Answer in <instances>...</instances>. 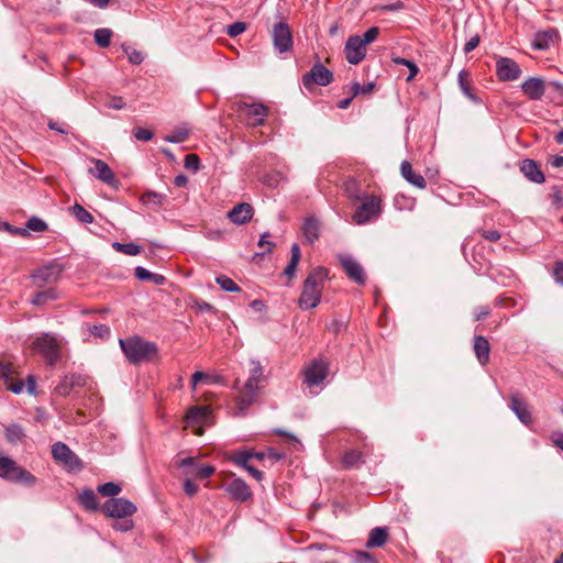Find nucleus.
<instances>
[{
    "label": "nucleus",
    "mask_w": 563,
    "mask_h": 563,
    "mask_svg": "<svg viewBox=\"0 0 563 563\" xmlns=\"http://www.w3.org/2000/svg\"><path fill=\"white\" fill-rule=\"evenodd\" d=\"M181 467H186L187 474H190L197 478L205 479L210 477L214 473V467L211 465H197L194 457H186L180 461Z\"/></svg>",
    "instance_id": "obj_21"
},
{
    "label": "nucleus",
    "mask_w": 563,
    "mask_h": 563,
    "mask_svg": "<svg viewBox=\"0 0 563 563\" xmlns=\"http://www.w3.org/2000/svg\"><path fill=\"white\" fill-rule=\"evenodd\" d=\"M102 511L111 518H125L136 511V506L125 498H110L103 506Z\"/></svg>",
    "instance_id": "obj_10"
},
{
    "label": "nucleus",
    "mask_w": 563,
    "mask_h": 563,
    "mask_svg": "<svg viewBox=\"0 0 563 563\" xmlns=\"http://www.w3.org/2000/svg\"><path fill=\"white\" fill-rule=\"evenodd\" d=\"M35 352L42 354L48 364L53 365L60 356V346L58 340L48 333L36 338L33 342Z\"/></svg>",
    "instance_id": "obj_6"
},
{
    "label": "nucleus",
    "mask_w": 563,
    "mask_h": 563,
    "mask_svg": "<svg viewBox=\"0 0 563 563\" xmlns=\"http://www.w3.org/2000/svg\"><path fill=\"white\" fill-rule=\"evenodd\" d=\"M57 298V294L55 289H47L44 291H40L34 295V297L31 300V303L34 306H41L46 303L47 301L55 300Z\"/></svg>",
    "instance_id": "obj_39"
},
{
    "label": "nucleus",
    "mask_w": 563,
    "mask_h": 563,
    "mask_svg": "<svg viewBox=\"0 0 563 563\" xmlns=\"http://www.w3.org/2000/svg\"><path fill=\"white\" fill-rule=\"evenodd\" d=\"M95 42L100 46V47H108L110 45V41H111V37H112V31L110 29H107V27H101V29H97L95 31Z\"/></svg>",
    "instance_id": "obj_38"
},
{
    "label": "nucleus",
    "mask_w": 563,
    "mask_h": 563,
    "mask_svg": "<svg viewBox=\"0 0 563 563\" xmlns=\"http://www.w3.org/2000/svg\"><path fill=\"white\" fill-rule=\"evenodd\" d=\"M328 277V271L324 267L314 268L306 278L302 285V291L298 299V306L301 309L316 308L321 300L324 280Z\"/></svg>",
    "instance_id": "obj_1"
},
{
    "label": "nucleus",
    "mask_w": 563,
    "mask_h": 563,
    "mask_svg": "<svg viewBox=\"0 0 563 563\" xmlns=\"http://www.w3.org/2000/svg\"><path fill=\"white\" fill-rule=\"evenodd\" d=\"M361 205L355 209L352 221L357 225H364L377 220L383 212L382 199L375 195H365Z\"/></svg>",
    "instance_id": "obj_4"
},
{
    "label": "nucleus",
    "mask_w": 563,
    "mask_h": 563,
    "mask_svg": "<svg viewBox=\"0 0 563 563\" xmlns=\"http://www.w3.org/2000/svg\"><path fill=\"white\" fill-rule=\"evenodd\" d=\"M375 85L373 82H368L366 85H360L358 82H353L352 84V92H353V97L357 96V95H365V93H371L374 89Z\"/></svg>",
    "instance_id": "obj_50"
},
{
    "label": "nucleus",
    "mask_w": 563,
    "mask_h": 563,
    "mask_svg": "<svg viewBox=\"0 0 563 563\" xmlns=\"http://www.w3.org/2000/svg\"><path fill=\"white\" fill-rule=\"evenodd\" d=\"M253 459V451H238L230 455V460L244 470L250 466V461Z\"/></svg>",
    "instance_id": "obj_36"
},
{
    "label": "nucleus",
    "mask_w": 563,
    "mask_h": 563,
    "mask_svg": "<svg viewBox=\"0 0 563 563\" xmlns=\"http://www.w3.org/2000/svg\"><path fill=\"white\" fill-rule=\"evenodd\" d=\"M338 260L346 276L357 285L366 283V274L363 266L351 255L339 254Z\"/></svg>",
    "instance_id": "obj_14"
},
{
    "label": "nucleus",
    "mask_w": 563,
    "mask_h": 563,
    "mask_svg": "<svg viewBox=\"0 0 563 563\" xmlns=\"http://www.w3.org/2000/svg\"><path fill=\"white\" fill-rule=\"evenodd\" d=\"M189 136V131L187 129H179L173 132L169 135H166L164 140L169 143H183Z\"/></svg>",
    "instance_id": "obj_47"
},
{
    "label": "nucleus",
    "mask_w": 563,
    "mask_h": 563,
    "mask_svg": "<svg viewBox=\"0 0 563 563\" xmlns=\"http://www.w3.org/2000/svg\"><path fill=\"white\" fill-rule=\"evenodd\" d=\"M119 343L125 357L132 364L150 361L157 353V345L154 342L145 341L140 336L120 339Z\"/></svg>",
    "instance_id": "obj_3"
},
{
    "label": "nucleus",
    "mask_w": 563,
    "mask_h": 563,
    "mask_svg": "<svg viewBox=\"0 0 563 563\" xmlns=\"http://www.w3.org/2000/svg\"><path fill=\"white\" fill-rule=\"evenodd\" d=\"M86 378L80 374H70L63 377L55 387V391L60 396L68 395L75 387L84 386Z\"/></svg>",
    "instance_id": "obj_24"
},
{
    "label": "nucleus",
    "mask_w": 563,
    "mask_h": 563,
    "mask_svg": "<svg viewBox=\"0 0 563 563\" xmlns=\"http://www.w3.org/2000/svg\"><path fill=\"white\" fill-rule=\"evenodd\" d=\"M332 80V71L319 62L316 63L301 78L302 86L308 90H311L314 85L322 87L328 86Z\"/></svg>",
    "instance_id": "obj_9"
},
{
    "label": "nucleus",
    "mask_w": 563,
    "mask_h": 563,
    "mask_svg": "<svg viewBox=\"0 0 563 563\" xmlns=\"http://www.w3.org/2000/svg\"><path fill=\"white\" fill-rule=\"evenodd\" d=\"M551 438L555 446L563 451V432H554Z\"/></svg>",
    "instance_id": "obj_64"
},
{
    "label": "nucleus",
    "mask_w": 563,
    "mask_h": 563,
    "mask_svg": "<svg viewBox=\"0 0 563 563\" xmlns=\"http://www.w3.org/2000/svg\"><path fill=\"white\" fill-rule=\"evenodd\" d=\"M482 236L488 241L496 242L500 239V233L497 230L483 231Z\"/></svg>",
    "instance_id": "obj_63"
},
{
    "label": "nucleus",
    "mask_w": 563,
    "mask_h": 563,
    "mask_svg": "<svg viewBox=\"0 0 563 563\" xmlns=\"http://www.w3.org/2000/svg\"><path fill=\"white\" fill-rule=\"evenodd\" d=\"M122 49L129 58V62L133 65H140L144 60L142 52L131 47L130 45H122Z\"/></svg>",
    "instance_id": "obj_43"
},
{
    "label": "nucleus",
    "mask_w": 563,
    "mask_h": 563,
    "mask_svg": "<svg viewBox=\"0 0 563 563\" xmlns=\"http://www.w3.org/2000/svg\"><path fill=\"white\" fill-rule=\"evenodd\" d=\"M379 34V29L377 26L369 27L361 37V42L366 46L374 42Z\"/></svg>",
    "instance_id": "obj_51"
},
{
    "label": "nucleus",
    "mask_w": 563,
    "mask_h": 563,
    "mask_svg": "<svg viewBox=\"0 0 563 563\" xmlns=\"http://www.w3.org/2000/svg\"><path fill=\"white\" fill-rule=\"evenodd\" d=\"M0 477L10 482L24 483L29 486L36 482L34 475L8 456H0Z\"/></svg>",
    "instance_id": "obj_5"
},
{
    "label": "nucleus",
    "mask_w": 563,
    "mask_h": 563,
    "mask_svg": "<svg viewBox=\"0 0 563 563\" xmlns=\"http://www.w3.org/2000/svg\"><path fill=\"white\" fill-rule=\"evenodd\" d=\"M224 490L236 501H246L252 498V490L241 478H234L224 485Z\"/></svg>",
    "instance_id": "obj_19"
},
{
    "label": "nucleus",
    "mask_w": 563,
    "mask_h": 563,
    "mask_svg": "<svg viewBox=\"0 0 563 563\" xmlns=\"http://www.w3.org/2000/svg\"><path fill=\"white\" fill-rule=\"evenodd\" d=\"M320 224L314 218H307L302 225V233L309 243H313L319 238Z\"/></svg>",
    "instance_id": "obj_31"
},
{
    "label": "nucleus",
    "mask_w": 563,
    "mask_h": 563,
    "mask_svg": "<svg viewBox=\"0 0 563 563\" xmlns=\"http://www.w3.org/2000/svg\"><path fill=\"white\" fill-rule=\"evenodd\" d=\"M7 387L13 394H21L24 389V383L21 379L13 380L10 378V382L7 383Z\"/></svg>",
    "instance_id": "obj_59"
},
{
    "label": "nucleus",
    "mask_w": 563,
    "mask_h": 563,
    "mask_svg": "<svg viewBox=\"0 0 563 563\" xmlns=\"http://www.w3.org/2000/svg\"><path fill=\"white\" fill-rule=\"evenodd\" d=\"M329 373L328 364L320 358L311 361L303 369V383L308 387L319 386L327 378Z\"/></svg>",
    "instance_id": "obj_11"
},
{
    "label": "nucleus",
    "mask_w": 563,
    "mask_h": 563,
    "mask_svg": "<svg viewBox=\"0 0 563 563\" xmlns=\"http://www.w3.org/2000/svg\"><path fill=\"white\" fill-rule=\"evenodd\" d=\"M134 274L137 279L143 282H150L152 280V277H154V273L147 271L142 266H137L134 271Z\"/></svg>",
    "instance_id": "obj_57"
},
{
    "label": "nucleus",
    "mask_w": 563,
    "mask_h": 563,
    "mask_svg": "<svg viewBox=\"0 0 563 563\" xmlns=\"http://www.w3.org/2000/svg\"><path fill=\"white\" fill-rule=\"evenodd\" d=\"M106 107L114 110H121L125 107V102L122 97L114 96L106 102Z\"/></svg>",
    "instance_id": "obj_56"
},
{
    "label": "nucleus",
    "mask_w": 563,
    "mask_h": 563,
    "mask_svg": "<svg viewBox=\"0 0 563 563\" xmlns=\"http://www.w3.org/2000/svg\"><path fill=\"white\" fill-rule=\"evenodd\" d=\"M343 188L346 197L352 201H358L365 196V194H362L360 184L353 178L346 179Z\"/></svg>",
    "instance_id": "obj_33"
},
{
    "label": "nucleus",
    "mask_w": 563,
    "mask_h": 563,
    "mask_svg": "<svg viewBox=\"0 0 563 563\" xmlns=\"http://www.w3.org/2000/svg\"><path fill=\"white\" fill-rule=\"evenodd\" d=\"M396 64L400 65H408V68L410 69V74L407 78V80H411L418 73V67L416 64L411 60L405 59V58H395L394 59Z\"/></svg>",
    "instance_id": "obj_55"
},
{
    "label": "nucleus",
    "mask_w": 563,
    "mask_h": 563,
    "mask_svg": "<svg viewBox=\"0 0 563 563\" xmlns=\"http://www.w3.org/2000/svg\"><path fill=\"white\" fill-rule=\"evenodd\" d=\"M521 73L519 64L512 58L505 56L496 58V76L500 81H515Z\"/></svg>",
    "instance_id": "obj_13"
},
{
    "label": "nucleus",
    "mask_w": 563,
    "mask_h": 563,
    "mask_svg": "<svg viewBox=\"0 0 563 563\" xmlns=\"http://www.w3.org/2000/svg\"><path fill=\"white\" fill-rule=\"evenodd\" d=\"M253 213L254 210L250 203L241 202L229 211L228 218L232 223L241 225L249 222L252 219Z\"/></svg>",
    "instance_id": "obj_22"
},
{
    "label": "nucleus",
    "mask_w": 563,
    "mask_h": 563,
    "mask_svg": "<svg viewBox=\"0 0 563 563\" xmlns=\"http://www.w3.org/2000/svg\"><path fill=\"white\" fill-rule=\"evenodd\" d=\"M362 461V454L358 451L351 450L346 452L343 456V464L346 467H355Z\"/></svg>",
    "instance_id": "obj_46"
},
{
    "label": "nucleus",
    "mask_w": 563,
    "mask_h": 563,
    "mask_svg": "<svg viewBox=\"0 0 563 563\" xmlns=\"http://www.w3.org/2000/svg\"><path fill=\"white\" fill-rule=\"evenodd\" d=\"M5 437L10 443L15 444L25 437V433L20 424L12 423L5 428Z\"/></svg>",
    "instance_id": "obj_35"
},
{
    "label": "nucleus",
    "mask_w": 563,
    "mask_h": 563,
    "mask_svg": "<svg viewBox=\"0 0 563 563\" xmlns=\"http://www.w3.org/2000/svg\"><path fill=\"white\" fill-rule=\"evenodd\" d=\"M250 378L262 380L263 378V367L260 362L252 361V368L250 371Z\"/></svg>",
    "instance_id": "obj_58"
},
{
    "label": "nucleus",
    "mask_w": 563,
    "mask_h": 563,
    "mask_svg": "<svg viewBox=\"0 0 563 563\" xmlns=\"http://www.w3.org/2000/svg\"><path fill=\"white\" fill-rule=\"evenodd\" d=\"M520 170L532 183L542 184L545 180L542 170L533 159H523Z\"/></svg>",
    "instance_id": "obj_25"
},
{
    "label": "nucleus",
    "mask_w": 563,
    "mask_h": 563,
    "mask_svg": "<svg viewBox=\"0 0 563 563\" xmlns=\"http://www.w3.org/2000/svg\"><path fill=\"white\" fill-rule=\"evenodd\" d=\"M209 413L210 410L208 407L195 406L188 410L186 421L189 426L201 424L207 420Z\"/></svg>",
    "instance_id": "obj_29"
},
{
    "label": "nucleus",
    "mask_w": 563,
    "mask_h": 563,
    "mask_svg": "<svg viewBox=\"0 0 563 563\" xmlns=\"http://www.w3.org/2000/svg\"><path fill=\"white\" fill-rule=\"evenodd\" d=\"M553 277L558 284L563 286V263L562 262L556 263L554 271H553Z\"/></svg>",
    "instance_id": "obj_60"
},
{
    "label": "nucleus",
    "mask_w": 563,
    "mask_h": 563,
    "mask_svg": "<svg viewBox=\"0 0 563 563\" xmlns=\"http://www.w3.org/2000/svg\"><path fill=\"white\" fill-rule=\"evenodd\" d=\"M52 455L56 462L62 464L68 471H80L82 468L81 460L63 442H56L53 444Z\"/></svg>",
    "instance_id": "obj_7"
},
{
    "label": "nucleus",
    "mask_w": 563,
    "mask_h": 563,
    "mask_svg": "<svg viewBox=\"0 0 563 563\" xmlns=\"http://www.w3.org/2000/svg\"><path fill=\"white\" fill-rule=\"evenodd\" d=\"M290 253H291L290 261L284 271V274L289 278L294 277L296 269H297V265H298V263L300 261V256H301L300 247L297 243H294L291 245Z\"/></svg>",
    "instance_id": "obj_34"
},
{
    "label": "nucleus",
    "mask_w": 563,
    "mask_h": 563,
    "mask_svg": "<svg viewBox=\"0 0 563 563\" xmlns=\"http://www.w3.org/2000/svg\"><path fill=\"white\" fill-rule=\"evenodd\" d=\"M184 490L188 496H194L198 492V486L191 479H186Z\"/></svg>",
    "instance_id": "obj_62"
},
{
    "label": "nucleus",
    "mask_w": 563,
    "mask_h": 563,
    "mask_svg": "<svg viewBox=\"0 0 563 563\" xmlns=\"http://www.w3.org/2000/svg\"><path fill=\"white\" fill-rule=\"evenodd\" d=\"M272 40L275 51L279 54L288 53L294 45L291 29L288 23L280 21L274 24Z\"/></svg>",
    "instance_id": "obj_8"
},
{
    "label": "nucleus",
    "mask_w": 563,
    "mask_h": 563,
    "mask_svg": "<svg viewBox=\"0 0 563 563\" xmlns=\"http://www.w3.org/2000/svg\"><path fill=\"white\" fill-rule=\"evenodd\" d=\"M98 492L102 496L115 498L114 496H117L121 492V487L115 483L109 482L100 485L98 487Z\"/></svg>",
    "instance_id": "obj_44"
},
{
    "label": "nucleus",
    "mask_w": 563,
    "mask_h": 563,
    "mask_svg": "<svg viewBox=\"0 0 563 563\" xmlns=\"http://www.w3.org/2000/svg\"><path fill=\"white\" fill-rule=\"evenodd\" d=\"M133 134L136 140L143 141V142H147L153 139V132L147 129H143V128H136L133 131Z\"/></svg>",
    "instance_id": "obj_53"
},
{
    "label": "nucleus",
    "mask_w": 563,
    "mask_h": 563,
    "mask_svg": "<svg viewBox=\"0 0 563 563\" xmlns=\"http://www.w3.org/2000/svg\"><path fill=\"white\" fill-rule=\"evenodd\" d=\"M261 380L247 378L244 388L236 398L238 413L244 416L247 409L256 401L258 397V384Z\"/></svg>",
    "instance_id": "obj_12"
},
{
    "label": "nucleus",
    "mask_w": 563,
    "mask_h": 563,
    "mask_svg": "<svg viewBox=\"0 0 563 563\" xmlns=\"http://www.w3.org/2000/svg\"><path fill=\"white\" fill-rule=\"evenodd\" d=\"M184 164L187 169L197 172L200 168V158L196 154H187Z\"/></svg>",
    "instance_id": "obj_49"
},
{
    "label": "nucleus",
    "mask_w": 563,
    "mask_h": 563,
    "mask_svg": "<svg viewBox=\"0 0 563 563\" xmlns=\"http://www.w3.org/2000/svg\"><path fill=\"white\" fill-rule=\"evenodd\" d=\"M388 538V532L386 528L376 527L371 530L366 547L367 548H380L383 547Z\"/></svg>",
    "instance_id": "obj_30"
},
{
    "label": "nucleus",
    "mask_w": 563,
    "mask_h": 563,
    "mask_svg": "<svg viewBox=\"0 0 563 563\" xmlns=\"http://www.w3.org/2000/svg\"><path fill=\"white\" fill-rule=\"evenodd\" d=\"M216 282L221 287V289H223L224 291L238 292L241 290V288L238 286V284L225 275L218 276L216 278Z\"/></svg>",
    "instance_id": "obj_42"
},
{
    "label": "nucleus",
    "mask_w": 563,
    "mask_h": 563,
    "mask_svg": "<svg viewBox=\"0 0 563 563\" xmlns=\"http://www.w3.org/2000/svg\"><path fill=\"white\" fill-rule=\"evenodd\" d=\"M79 504L89 511H97L99 504L97 501L96 494L92 489H84L78 496Z\"/></svg>",
    "instance_id": "obj_32"
},
{
    "label": "nucleus",
    "mask_w": 563,
    "mask_h": 563,
    "mask_svg": "<svg viewBox=\"0 0 563 563\" xmlns=\"http://www.w3.org/2000/svg\"><path fill=\"white\" fill-rule=\"evenodd\" d=\"M71 214L81 223L89 224L93 222L92 214L78 203L71 208Z\"/></svg>",
    "instance_id": "obj_40"
},
{
    "label": "nucleus",
    "mask_w": 563,
    "mask_h": 563,
    "mask_svg": "<svg viewBox=\"0 0 563 563\" xmlns=\"http://www.w3.org/2000/svg\"><path fill=\"white\" fill-rule=\"evenodd\" d=\"M354 563H375L374 558L365 551H356L353 555Z\"/></svg>",
    "instance_id": "obj_52"
},
{
    "label": "nucleus",
    "mask_w": 563,
    "mask_h": 563,
    "mask_svg": "<svg viewBox=\"0 0 563 563\" xmlns=\"http://www.w3.org/2000/svg\"><path fill=\"white\" fill-rule=\"evenodd\" d=\"M164 199H165L164 195L153 192V191H148L142 196L143 203H145L147 206L159 207V206H162Z\"/></svg>",
    "instance_id": "obj_45"
},
{
    "label": "nucleus",
    "mask_w": 563,
    "mask_h": 563,
    "mask_svg": "<svg viewBox=\"0 0 563 563\" xmlns=\"http://www.w3.org/2000/svg\"><path fill=\"white\" fill-rule=\"evenodd\" d=\"M509 408L525 426L531 424V411L527 401L520 396L519 393H514L510 395Z\"/></svg>",
    "instance_id": "obj_18"
},
{
    "label": "nucleus",
    "mask_w": 563,
    "mask_h": 563,
    "mask_svg": "<svg viewBox=\"0 0 563 563\" xmlns=\"http://www.w3.org/2000/svg\"><path fill=\"white\" fill-rule=\"evenodd\" d=\"M465 71H460V92L466 100L464 113L470 119L484 115L486 112L485 93L478 90L467 78Z\"/></svg>",
    "instance_id": "obj_2"
},
{
    "label": "nucleus",
    "mask_w": 563,
    "mask_h": 563,
    "mask_svg": "<svg viewBox=\"0 0 563 563\" xmlns=\"http://www.w3.org/2000/svg\"><path fill=\"white\" fill-rule=\"evenodd\" d=\"M47 230V224L44 220L37 217L30 218L26 223L25 228L22 230L23 232L26 231H33V232H44Z\"/></svg>",
    "instance_id": "obj_41"
},
{
    "label": "nucleus",
    "mask_w": 563,
    "mask_h": 563,
    "mask_svg": "<svg viewBox=\"0 0 563 563\" xmlns=\"http://www.w3.org/2000/svg\"><path fill=\"white\" fill-rule=\"evenodd\" d=\"M112 249L117 252L123 253L125 255L135 256L141 253L142 247L135 243H120L113 242Z\"/></svg>",
    "instance_id": "obj_37"
},
{
    "label": "nucleus",
    "mask_w": 563,
    "mask_h": 563,
    "mask_svg": "<svg viewBox=\"0 0 563 563\" xmlns=\"http://www.w3.org/2000/svg\"><path fill=\"white\" fill-rule=\"evenodd\" d=\"M90 163L93 165V167L88 169L90 175L95 176L97 179L107 185L117 186L118 180L115 175L106 162L92 157L90 158Z\"/></svg>",
    "instance_id": "obj_17"
},
{
    "label": "nucleus",
    "mask_w": 563,
    "mask_h": 563,
    "mask_svg": "<svg viewBox=\"0 0 563 563\" xmlns=\"http://www.w3.org/2000/svg\"><path fill=\"white\" fill-rule=\"evenodd\" d=\"M479 43V36L478 34L472 36L464 45V52L467 54L472 52Z\"/></svg>",
    "instance_id": "obj_61"
},
{
    "label": "nucleus",
    "mask_w": 563,
    "mask_h": 563,
    "mask_svg": "<svg viewBox=\"0 0 563 563\" xmlns=\"http://www.w3.org/2000/svg\"><path fill=\"white\" fill-rule=\"evenodd\" d=\"M400 173H401V176L409 183L411 184L412 186L419 188V189H424L427 187V181L426 179L423 178L422 175L420 174H416L413 170H412V167L410 165L409 162L407 161H404L400 165Z\"/></svg>",
    "instance_id": "obj_27"
},
{
    "label": "nucleus",
    "mask_w": 563,
    "mask_h": 563,
    "mask_svg": "<svg viewBox=\"0 0 563 563\" xmlns=\"http://www.w3.org/2000/svg\"><path fill=\"white\" fill-rule=\"evenodd\" d=\"M246 30V23L244 22H234L227 27V34L230 37H236L242 34Z\"/></svg>",
    "instance_id": "obj_48"
},
{
    "label": "nucleus",
    "mask_w": 563,
    "mask_h": 563,
    "mask_svg": "<svg viewBox=\"0 0 563 563\" xmlns=\"http://www.w3.org/2000/svg\"><path fill=\"white\" fill-rule=\"evenodd\" d=\"M344 53L350 64H360L366 56V46L361 42V36H350L345 43Z\"/></svg>",
    "instance_id": "obj_16"
},
{
    "label": "nucleus",
    "mask_w": 563,
    "mask_h": 563,
    "mask_svg": "<svg viewBox=\"0 0 563 563\" xmlns=\"http://www.w3.org/2000/svg\"><path fill=\"white\" fill-rule=\"evenodd\" d=\"M555 35L556 33L552 30L537 32L532 41L533 48L539 51L548 49L554 43Z\"/></svg>",
    "instance_id": "obj_28"
},
{
    "label": "nucleus",
    "mask_w": 563,
    "mask_h": 563,
    "mask_svg": "<svg viewBox=\"0 0 563 563\" xmlns=\"http://www.w3.org/2000/svg\"><path fill=\"white\" fill-rule=\"evenodd\" d=\"M521 90L530 100H540L545 92L544 80L540 77H529L521 84Z\"/></svg>",
    "instance_id": "obj_20"
},
{
    "label": "nucleus",
    "mask_w": 563,
    "mask_h": 563,
    "mask_svg": "<svg viewBox=\"0 0 563 563\" xmlns=\"http://www.w3.org/2000/svg\"><path fill=\"white\" fill-rule=\"evenodd\" d=\"M473 351L478 363L483 366L489 363L490 345L488 340L483 335H475L473 340Z\"/></svg>",
    "instance_id": "obj_23"
},
{
    "label": "nucleus",
    "mask_w": 563,
    "mask_h": 563,
    "mask_svg": "<svg viewBox=\"0 0 563 563\" xmlns=\"http://www.w3.org/2000/svg\"><path fill=\"white\" fill-rule=\"evenodd\" d=\"M239 111L246 115V123L251 126H261L265 123L268 115V109L262 103L242 102L238 107Z\"/></svg>",
    "instance_id": "obj_15"
},
{
    "label": "nucleus",
    "mask_w": 563,
    "mask_h": 563,
    "mask_svg": "<svg viewBox=\"0 0 563 563\" xmlns=\"http://www.w3.org/2000/svg\"><path fill=\"white\" fill-rule=\"evenodd\" d=\"M59 271L55 266H44L38 268L33 275V282L37 287H43L46 284L53 283L57 279Z\"/></svg>",
    "instance_id": "obj_26"
},
{
    "label": "nucleus",
    "mask_w": 563,
    "mask_h": 563,
    "mask_svg": "<svg viewBox=\"0 0 563 563\" xmlns=\"http://www.w3.org/2000/svg\"><path fill=\"white\" fill-rule=\"evenodd\" d=\"M90 333L95 336L106 338L110 334L109 327L104 324H95L89 329Z\"/></svg>",
    "instance_id": "obj_54"
}]
</instances>
